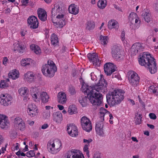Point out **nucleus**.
<instances>
[{"label": "nucleus", "instance_id": "nucleus-11", "mask_svg": "<svg viewBox=\"0 0 158 158\" xmlns=\"http://www.w3.org/2000/svg\"><path fill=\"white\" fill-rule=\"evenodd\" d=\"M12 99V97L10 95L1 94L0 95V103L4 106H7L10 105Z\"/></svg>", "mask_w": 158, "mask_h": 158}, {"label": "nucleus", "instance_id": "nucleus-36", "mask_svg": "<svg viewBox=\"0 0 158 158\" xmlns=\"http://www.w3.org/2000/svg\"><path fill=\"white\" fill-rule=\"evenodd\" d=\"M30 48L36 54H40L41 52L40 48L37 45L34 44L31 45L30 46Z\"/></svg>", "mask_w": 158, "mask_h": 158}, {"label": "nucleus", "instance_id": "nucleus-14", "mask_svg": "<svg viewBox=\"0 0 158 158\" xmlns=\"http://www.w3.org/2000/svg\"><path fill=\"white\" fill-rule=\"evenodd\" d=\"M28 26L32 29H35L38 27L39 23L37 18L34 16H30L27 19Z\"/></svg>", "mask_w": 158, "mask_h": 158}, {"label": "nucleus", "instance_id": "nucleus-19", "mask_svg": "<svg viewBox=\"0 0 158 158\" xmlns=\"http://www.w3.org/2000/svg\"><path fill=\"white\" fill-rule=\"evenodd\" d=\"M67 158H84V157L79 150L72 149L69 152Z\"/></svg>", "mask_w": 158, "mask_h": 158}, {"label": "nucleus", "instance_id": "nucleus-49", "mask_svg": "<svg viewBox=\"0 0 158 158\" xmlns=\"http://www.w3.org/2000/svg\"><path fill=\"white\" fill-rule=\"evenodd\" d=\"M44 116L46 118H48L50 116V111H45L43 114Z\"/></svg>", "mask_w": 158, "mask_h": 158}, {"label": "nucleus", "instance_id": "nucleus-55", "mask_svg": "<svg viewBox=\"0 0 158 158\" xmlns=\"http://www.w3.org/2000/svg\"><path fill=\"white\" fill-rule=\"evenodd\" d=\"M158 88L157 87H155L153 86H151L150 87V89L152 90V92L155 93L157 92Z\"/></svg>", "mask_w": 158, "mask_h": 158}, {"label": "nucleus", "instance_id": "nucleus-58", "mask_svg": "<svg viewBox=\"0 0 158 158\" xmlns=\"http://www.w3.org/2000/svg\"><path fill=\"white\" fill-rule=\"evenodd\" d=\"M13 146L14 147L13 149L14 150H18L19 149V144L18 143H16L15 144H13Z\"/></svg>", "mask_w": 158, "mask_h": 158}, {"label": "nucleus", "instance_id": "nucleus-12", "mask_svg": "<svg viewBox=\"0 0 158 158\" xmlns=\"http://www.w3.org/2000/svg\"><path fill=\"white\" fill-rule=\"evenodd\" d=\"M27 110L28 114L31 117L36 116L38 115V108L34 104H28Z\"/></svg>", "mask_w": 158, "mask_h": 158}, {"label": "nucleus", "instance_id": "nucleus-30", "mask_svg": "<svg viewBox=\"0 0 158 158\" xmlns=\"http://www.w3.org/2000/svg\"><path fill=\"white\" fill-rule=\"evenodd\" d=\"M49 98V96L46 92H43L40 94V98L41 99V102L43 103L48 102Z\"/></svg>", "mask_w": 158, "mask_h": 158}, {"label": "nucleus", "instance_id": "nucleus-34", "mask_svg": "<svg viewBox=\"0 0 158 158\" xmlns=\"http://www.w3.org/2000/svg\"><path fill=\"white\" fill-rule=\"evenodd\" d=\"M109 113V112L107 111L106 109L103 107L101 108L99 111L100 118V120L104 121L105 115Z\"/></svg>", "mask_w": 158, "mask_h": 158}, {"label": "nucleus", "instance_id": "nucleus-38", "mask_svg": "<svg viewBox=\"0 0 158 158\" xmlns=\"http://www.w3.org/2000/svg\"><path fill=\"white\" fill-rule=\"evenodd\" d=\"M51 42L54 46H56L58 43V39L55 34H52L51 36Z\"/></svg>", "mask_w": 158, "mask_h": 158}, {"label": "nucleus", "instance_id": "nucleus-39", "mask_svg": "<svg viewBox=\"0 0 158 158\" xmlns=\"http://www.w3.org/2000/svg\"><path fill=\"white\" fill-rule=\"evenodd\" d=\"M68 113L70 115L75 114L77 112V109L74 105L70 106L68 108Z\"/></svg>", "mask_w": 158, "mask_h": 158}, {"label": "nucleus", "instance_id": "nucleus-5", "mask_svg": "<svg viewBox=\"0 0 158 158\" xmlns=\"http://www.w3.org/2000/svg\"><path fill=\"white\" fill-rule=\"evenodd\" d=\"M62 148V143L60 140L55 139L50 140L48 143V151L52 154L58 152Z\"/></svg>", "mask_w": 158, "mask_h": 158}, {"label": "nucleus", "instance_id": "nucleus-25", "mask_svg": "<svg viewBox=\"0 0 158 158\" xmlns=\"http://www.w3.org/2000/svg\"><path fill=\"white\" fill-rule=\"evenodd\" d=\"M37 15L40 19L42 21H45L47 19V14L46 11L41 8L37 10Z\"/></svg>", "mask_w": 158, "mask_h": 158}, {"label": "nucleus", "instance_id": "nucleus-46", "mask_svg": "<svg viewBox=\"0 0 158 158\" xmlns=\"http://www.w3.org/2000/svg\"><path fill=\"white\" fill-rule=\"evenodd\" d=\"M89 146V144H85L83 148V151L86 152V155L88 157H89V151L88 150Z\"/></svg>", "mask_w": 158, "mask_h": 158}, {"label": "nucleus", "instance_id": "nucleus-43", "mask_svg": "<svg viewBox=\"0 0 158 158\" xmlns=\"http://www.w3.org/2000/svg\"><path fill=\"white\" fill-rule=\"evenodd\" d=\"M23 122V119L19 117L15 118L14 120V126L17 127L20 124Z\"/></svg>", "mask_w": 158, "mask_h": 158}, {"label": "nucleus", "instance_id": "nucleus-17", "mask_svg": "<svg viewBox=\"0 0 158 158\" xmlns=\"http://www.w3.org/2000/svg\"><path fill=\"white\" fill-rule=\"evenodd\" d=\"M87 57L91 62H92L93 64L97 65H99L101 63V60H100L98 58V56L97 54L93 53H89L87 55Z\"/></svg>", "mask_w": 158, "mask_h": 158}, {"label": "nucleus", "instance_id": "nucleus-64", "mask_svg": "<svg viewBox=\"0 0 158 158\" xmlns=\"http://www.w3.org/2000/svg\"><path fill=\"white\" fill-rule=\"evenodd\" d=\"M8 59L6 57H5L3 59V64L4 65H6V64L7 62Z\"/></svg>", "mask_w": 158, "mask_h": 158}, {"label": "nucleus", "instance_id": "nucleus-48", "mask_svg": "<svg viewBox=\"0 0 158 158\" xmlns=\"http://www.w3.org/2000/svg\"><path fill=\"white\" fill-rule=\"evenodd\" d=\"M16 128H17L18 129L20 130H23L24 129L25 126V123L23 122L22 123L20 124L18 126H17Z\"/></svg>", "mask_w": 158, "mask_h": 158}, {"label": "nucleus", "instance_id": "nucleus-2", "mask_svg": "<svg viewBox=\"0 0 158 158\" xmlns=\"http://www.w3.org/2000/svg\"><path fill=\"white\" fill-rule=\"evenodd\" d=\"M81 89L87 95L89 100L93 105L99 106L101 104L102 95L101 93H94L93 86H89L86 83H83Z\"/></svg>", "mask_w": 158, "mask_h": 158}, {"label": "nucleus", "instance_id": "nucleus-44", "mask_svg": "<svg viewBox=\"0 0 158 158\" xmlns=\"http://www.w3.org/2000/svg\"><path fill=\"white\" fill-rule=\"evenodd\" d=\"M98 84L100 85L103 86L104 88L106 86V85H107V82L106 81L104 78L102 77H101Z\"/></svg>", "mask_w": 158, "mask_h": 158}, {"label": "nucleus", "instance_id": "nucleus-7", "mask_svg": "<svg viewBox=\"0 0 158 158\" xmlns=\"http://www.w3.org/2000/svg\"><path fill=\"white\" fill-rule=\"evenodd\" d=\"M127 75L130 84L134 87L137 86L139 81V77L138 74L133 71H130L128 73Z\"/></svg>", "mask_w": 158, "mask_h": 158}, {"label": "nucleus", "instance_id": "nucleus-51", "mask_svg": "<svg viewBox=\"0 0 158 158\" xmlns=\"http://www.w3.org/2000/svg\"><path fill=\"white\" fill-rule=\"evenodd\" d=\"M69 92L72 95H73L76 93L75 89L72 86H70L69 87Z\"/></svg>", "mask_w": 158, "mask_h": 158}, {"label": "nucleus", "instance_id": "nucleus-8", "mask_svg": "<svg viewBox=\"0 0 158 158\" xmlns=\"http://www.w3.org/2000/svg\"><path fill=\"white\" fill-rule=\"evenodd\" d=\"M64 11L63 10L62 12L60 11V12L56 14V15L57 21L56 22L53 21V23H54V25L56 27L61 28L65 24L64 16Z\"/></svg>", "mask_w": 158, "mask_h": 158}, {"label": "nucleus", "instance_id": "nucleus-40", "mask_svg": "<svg viewBox=\"0 0 158 158\" xmlns=\"http://www.w3.org/2000/svg\"><path fill=\"white\" fill-rule=\"evenodd\" d=\"M99 38L101 44L103 45H106L108 43L109 39L107 36L101 35Z\"/></svg>", "mask_w": 158, "mask_h": 158}, {"label": "nucleus", "instance_id": "nucleus-16", "mask_svg": "<svg viewBox=\"0 0 158 158\" xmlns=\"http://www.w3.org/2000/svg\"><path fill=\"white\" fill-rule=\"evenodd\" d=\"M67 130L70 135L75 137L78 135V130L77 126L73 124H70L68 126Z\"/></svg>", "mask_w": 158, "mask_h": 158}, {"label": "nucleus", "instance_id": "nucleus-54", "mask_svg": "<svg viewBox=\"0 0 158 158\" xmlns=\"http://www.w3.org/2000/svg\"><path fill=\"white\" fill-rule=\"evenodd\" d=\"M92 141V140L91 139H83V143H85V144H89V143L91 142Z\"/></svg>", "mask_w": 158, "mask_h": 158}, {"label": "nucleus", "instance_id": "nucleus-23", "mask_svg": "<svg viewBox=\"0 0 158 158\" xmlns=\"http://www.w3.org/2000/svg\"><path fill=\"white\" fill-rule=\"evenodd\" d=\"M30 93L33 100L35 102L39 101L38 96L39 91L36 87H31L30 90Z\"/></svg>", "mask_w": 158, "mask_h": 158}, {"label": "nucleus", "instance_id": "nucleus-24", "mask_svg": "<svg viewBox=\"0 0 158 158\" xmlns=\"http://www.w3.org/2000/svg\"><path fill=\"white\" fill-rule=\"evenodd\" d=\"M54 7L52 9V16L56 15V14L65 10V8L61 5L55 4Z\"/></svg>", "mask_w": 158, "mask_h": 158}, {"label": "nucleus", "instance_id": "nucleus-60", "mask_svg": "<svg viewBox=\"0 0 158 158\" xmlns=\"http://www.w3.org/2000/svg\"><path fill=\"white\" fill-rule=\"evenodd\" d=\"M22 5L26 6L28 3V0H22Z\"/></svg>", "mask_w": 158, "mask_h": 158}, {"label": "nucleus", "instance_id": "nucleus-47", "mask_svg": "<svg viewBox=\"0 0 158 158\" xmlns=\"http://www.w3.org/2000/svg\"><path fill=\"white\" fill-rule=\"evenodd\" d=\"M150 14L148 13H146L144 15V19L145 21L148 23L150 21Z\"/></svg>", "mask_w": 158, "mask_h": 158}, {"label": "nucleus", "instance_id": "nucleus-22", "mask_svg": "<svg viewBox=\"0 0 158 158\" xmlns=\"http://www.w3.org/2000/svg\"><path fill=\"white\" fill-rule=\"evenodd\" d=\"M35 74L29 71L25 73L23 76V79L29 83L34 81Z\"/></svg>", "mask_w": 158, "mask_h": 158}, {"label": "nucleus", "instance_id": "nucleus-3", "mask_svg": "<svg viewBox=\"0 0 158 158\" xmlns=\"http://www.w3.org/2000/svg\"><path fill=\"white\" fill-rule=\"evenodd\" d=\"M124 93V91L122 89H115L107 95V99L112 106H115L120 104L123 101Z\"/></svg>", "mask_w": 158, "mask_h": 158}, {"label": "nucleus", "instance_id": "nucleus-53", "mask_svg": "<svg viewBox=\"0 0 158 158\" xmlns=\"http://www.w3.org/2000/svg\"><path fill=\"white\" fill-rule=\"evenodd\" d=\"M6 85L5 81L4 80H2L0 82V87L1 88H3L6 87Z\"/></svg>", "mask_w": 158, "mask_h": 158}, {"label": "nucleus", "instance_id": "nucleus-52", "mask_svg": "<svg viewBox=\"0 0 158 158\" xmlns=\"http://www.w3.org/2000/svg\"><path fill=\"white\" fill-rule=\"evenodd\" d=\"M125 32L124 31H123L120 35V38L123 42H125Z\"/></svg>", "mask_w": 158, "mask_h": 158}, {"label": "nucleus", "instance_id": "nucleus-15", "mask_svg": "<svg viewBox=\"0 0 158 158\" xmlns=\"http://www.w3.org/2000/svg\"><path fill=\"white\" fill-rule=\"evenodd\" d=\"M18 92L20 96L23 97L24 101H27L29 99V98L28 97L29 90L26 87H22L19 89Z\"/></svg>", "mask_w": 158, "mask_h": 158}, {"label": "nucleus", "instance_id": "nucleus-42", "mask_svg": "<svg viewBox=\"0 0 158 158\" xmlns=\"http://www.w3.org/2000/svg\"><path fill=\"white\" fill-rule=\"evenodd\" d=\"M86 29L88 30H90L94 29L95 27V24L94 22L92 21H89L86 24Z\"/></svg>", "mask_w": 158, "mask_h": 158}, {"label": "nucleus", "instance_id": "nucleus-45", "mask_svg": "<svg viewBox=\"0 0 158 158\" xmlns=\"http://www.w3.org/2000/svg\"><path fill=\"white\" fill-rule=\"evenodd\" d=\"M136 118L135 120V123L137 124H140L141 121L142 115L137 114L136 115Z\"/></svg>", "mask_w": 158, "mask_h": 158}, {"label": "nucleus", "instance_id": "nucleus-63", "mask_svg": "<svg viewBox=\"0 0 158 158\" xmlns=\"http://www.w3.org/2000/svg\"><path fill=\"white\" fill-rule=\"evenodd\" d=\"M51 108L52 109L53 108V107H51L50 106H45L46 110L45 111H49V110L51 109Z\"/></svg>", "mask_w": 158, "mask_h": 158}, {"label": "nucleus", "instance_id": "nucleus-1", "mask_svg": "<svg viewBox=\"0 0 158 158\" xmlns=\"http://www.w3.org/2000/svg\"><path fill=\"white\" fill-rule=\"evenodd\" d=\"M139 64L143 66L152 74L157 71V67L156 60L148 52H143L140 54L138 58Z\"/></svg>", "mask_w": 158, "mask_h": 158}, {"label": "nucleus", "instance_id": "nucleus-9", "mask_svg": "<svg viewBox=\"0 0 158 158\" xmlns=\"http://www.w3.org/2000/svg\"><path fill=\"white\" fill-rule=\"evenodd\" d=\"M81 124L82 129L85 131L89 132L91 131L92 123L90 120L87 117L83 116L81 118Z\"/></svg>", "mask_w": 158, "mask_h": 158}, {"label": "nucleus", "instance_id": "nucleus-59", "mask_svg": "<svg viewBox=\"0 0 158 158\" xmlns=\"http://www.w3.org/2000/svg\"><path fill=\"white\" fill-rule=\"evenodd\" d=\"M153 7L156 11L158 12V2L154 4Z\"/></svg>", "mask_w": 158, "mask_h": 158}, {"label": "nucleus", "instance_id": "nucleus-26", "mask_svg": "<svg viewBox=\"0 0 158 158\" xmlns=\"http://www.w3.org/2000/svg\"><path fill=\"white\" fill-rule=\"evenodd\" d=\"M119 26L118 22L114 19H111L108 22V27L110 29H114L115 30H118Z\"/></svg>", "mask_w": 158, "mask_h": 158}, {"label": "nucleus", "instance_id": "nucleus-21", "mask_svg": "<svg viewBox=\"0 0 158 158\" xmlns=\"http://www.w3.org/2000/svg\"><path fill=\"white\" fill-rule=\"evenodd\" d=\"M129 19L132 24H134L137 26H139L140 21L139 18L137 17L136 13L134 12L131 13L129 16Z\"/></svg>", "mask_w": 158, "mask_h": 158}, {"label": "nucleus", "instance_id": "nucleus-27", "mask_svg": "<svg viewBox=\"0 0 158 158\" xmlns=\"http://www.w3.org/2000/svg\"><path fill=\"white\" fill-rule=\"evenodd\" d=\"M14 50L15 51H17L20 53H23L24 52L25 49V47L23 44L22 42L18 41L15 43L14 44Z\"/></svg>", "mask_w": 158, "mask_h": 158}, {"label": "nucleus", "instance_id": "nucleus-50", "mask_svg": "<svg viewBox=\"0 0 158 158\" xmlns=\"http://www.w3.org/2000/svg\"><path fill=\"white\" fill-rule=\"evenodd\" d=\"M35 153L33 150H31L26 153V156H27L30 157L34 156Z\"/></svg>", "mask_w": 158, "mask_h": 158}, {"label": "nucleus", "instance_id": "nucleus-6", "mask_svg": "<svg viewBox=\"0 0 158 158\" xmlns=\"http://www.w3.org/2000/svg\"><path fill=\"white\" fill-rule=\"evenodd\" d=\"M123 51L120 47L114 45L111 49L112 56L113 58L118 61H120L123 58Z\"/></svg>", "mask_w": 158, "mask_h": 158}, {"label": "nucleus", "instance_id": "nucleus-35", "mask_svg": "<svg viewBox=\"0 0 158 158\" xmlns=\"http://www.w3.org/2000/svg\"><path fill=\"white\" fill-rule=\"evenodd\" d=\"M106 0H98L97 2L98 6L101 9L105 8L107 6Z\"/></svg>", "mask_w": 158, "mask_h": 158}, {"label": "nucleus", "instance_id": "nucleus-41", "mask_svg": "<svg viewBox=\"0 0 158 158\" xmlns=\"http://www.w3.org/2000/svg\"><path fill=\"white\" fill-rule=\"evenodd\" d=\"M79 101L83 107L85 106L87 104L88 98L86 97H81L79 98Z\"/></svg>", "mask_w": 158, "mask_h": 158}, {"label": "nucleus", "instance_id": "nucleus-56", "mask_svg": "<svg viewBox=\"0 0 158 158\" xmlns=\"http://www.w3.org/2000/svg\"><path fill=\"white\" fill-rule=\"evenodd\" d=\"M149 116L150 118L152 119H155L156 118V116L155 114L152 113H151L149 114Z\"/></svg>", "mask_w": 158, "mask_h": 158}, {"label": "nucleus", "instance_id": "nucleus-18", "mask_svg": "<svg viewBox=\"0 0 158 158\" xmlns=\"http://www.w3.org/2000/svg\"><path fill=\"white\" fill-rule=\"evenodd\" d=\"M103 121L101 120L100 121H98L96 123L95 127L97 134L102 136H103L104 135L103 129Z\"/></svg>", "mask_w": 158, "mask_h": 158}, {"label": "nucleus", "instance_id": "nucleus-4", "mask_svg": "<svg viewBox=\"0 0 158 158\" xmlns=\"http://www.w3.org/2000/svg\"><path fill=\"white\" fill-rule=\"evenodd\" d=\"M56 71V67L52 60H48L47 64L43 65L42 67V72L43 74L47 77H53Z\"/></svg>", "mask_w": 158, "mask_h": 158}, {"label": "nucleus", "instance_id": "nucleus-61", "mask_svg": "<svg viewBox=\"0 0 158 158\" xmlns=\"http://www.w3.org/2000/svg\"><path fill=\"white\" fill-rule=\"evenodd\" d=\"M48 127V125L47 124H44L43 125L42 127L41 128L43 129H44Z\"/></svg>", "mask_w": 158, "mask_h": 158}, {"label": "nucleus", "instance_id": "nucleus-32", "mask_svg": "<svg viewBox=\"0 0 158 158\" xmlns=\"http://www.w3.org/2000/svg\"><path fill=\"white\" fill-rule=\"evenodd\" d=\"M9 77L13 80H15L19 77V72L16 69L13 70L8 74Z\"/></svg>", "mask_w": 158, "mask_h": 158}, {"label": "nucleus", "instance_id": "nucleus-20", "mask_svg": "<svg viewBox=\"0 0 158 158\" xmlns=\"http://www.w3.org/2000/svg\"><path fill=\"white\" fill-rule=\"evenodd\" d=\"M9 125L7 117L5 115L0 114V127L2 129L7 128Z\"/></svg>", "mask_w": 158, "mask_h": 158}, {"label": "nucleus", "instance_id": "nucleus-57", "mask_svg": "<svg viewBox=\"0 0 158 158\" xmlns=\"http://www.w3.org/2000/svg\"><path fill=\"white\" fill-rule=\"evenodd\" d=\"M93 158H101L100 154L98 152H96L94 154Z\"/></svg>", "mask_w": 158, "mask_h": 158}, {"label": "nucleus", "instance_id": "nucleus-37", "mask_svg": "<svg viewBox=\"0 0 158 158\" xmlns=\"http://www.w3.org/2000/svg\"><path fill=\"white\" fill-rule=\"evenodd\" d=\"M104 88V87L98 83L93 86L94 91L95 90L98 92V93L101 92L104 93L105 92Z\"/></svg>", "mask_w": 158, "mask_h": 158}, {"label": "nucleus", "instance_id": "nucleus-28", "mask_svg": "<svg viewBox=\"0 0 158 158\" xmlns=\"http://www.w3.org/2000/svg\"><path fill=\"white\" fill-rule=\"evenodd\" d=\"M57 100L58 102L61 104H65L67 101L65 94L63 92H59L57 95Z\"/></svg>", "mask_w": 158, "mask_h": 158}, {"label": "nucleus", "instance_id": "nucleus-29", "mask_svg": "<svg viewBox=\"0 0 158 158\" xmlns=\"http://www.w3.org/2000/svg\"><path fill=\"white\" fill-rule=\"evenodd\" d=\"M53 119L56 123H60L63 120L62 113L59 111L54 113L53 114Z\"/></svg>", "mask_w": 158, "mask_h": 158}, {"label": "nucleus", "instance_id": "nucleus-13", "mask_svg": "<svg viewBox=\"0 0 158 158\" xmlns=\"http://www.w3.org/2000/svg\"><path fill=\"white\" fill-rule=\"evenodd\" d=\"M116 66L112 63H107L104 65V70L105 73L108 76L110 75L115 72L116 69Z\"/></svg>", "mask_w": 158, "mask_h": 158}, {"label": "nucleus", "instance_id": "nucleus-33", "mask_svg": "<svg viewBox=\"0 0 158 158\" xmlns=\"http://www.w3.org/2000/svg\"><path fill=\"white\" fill-rule=\"evenodd\" d=\"M32 63V60L29 58L23 59L21 61V65L23 66H29Z\"/></svg>", "mask_w": 158, "mask_h": 158}, {"label": "nucleus", "instance_id": "nucleus-31", "mask_svg": "<svg viewBox=\"0 0 158 158\" xmlns=\"http://www.w3.org/2000/svg\"><path fill=\"white\" fill-rule=\"evenodd\" d=\"M69 10L70 13L76 15L78 13V9L77 5L74 4H71L69 7Z\"/></svg>", "mask_w": 158, "mask_h": 158}, {"label": "nucleus", "instance_id": "nucleus-62", "mask_svg": "<svg viewBox=\"0 0 158 158\" xmlns=\"http://www.w3.org/2000/svg\"><path fill=\"white\" fill-rule=\"evenodd\" d=\"M27 123L30 125H31V126L33 125L34 123V122L33 121L27 120Z\"/></svg>", "mask_w": 158, "mask_h": 158}, {"label": "nucleus", "instance_id": "nucleus-10", "mask_svg": "<svg viewBox=\"0 0 158 158\" xmlns=\"http://www.w3.org/2000/svg\"><path fill=\"white\" fill-rule=\"evenodd\" d=\"M144 49V45L140 43H135L132 46L131 51L132 55H136L138 52L142 51Z\"/></svg>", "mask_w": 158, "mask_h": 158}]
</instances>
